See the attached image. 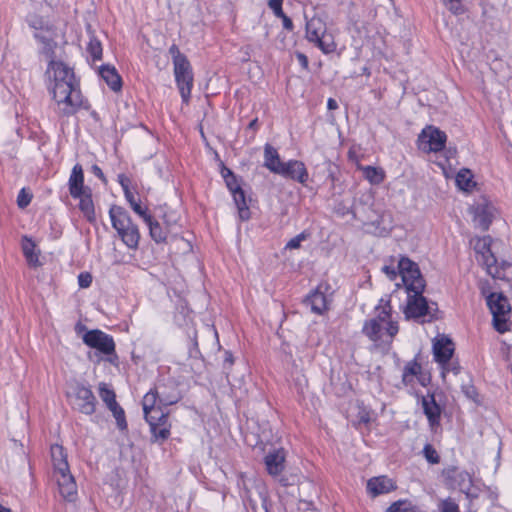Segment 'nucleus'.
Listing matches in <instances>:
<instances>
[{
	"mask_svg": "<svg viewBox=\"0 0 512 512\" xmlns=\"http://www.w3.org/2000/svg\"><path fill=\"white\" fill-rule=\"evenodd\" d=\"M397 268L407 292V303L404 309L406 319H414L422 323L433 321L436 318L438 306L423 296L426 284L417 264L408 258H401Z\"/></svg>",
	"mask_w": 512,
	"mask_h": 512,
	"instance_id": "obj_1",
	"label": "nucleus"
},
{
	"mask_svg": "<svg viewBox=\"0 0 512 512\" xmlns=\"http://www.w3.org/2000/svg\"><path fill=\"white\" fill-rule=\"evenodd\" d=\"M56 50L53 49V56L45 57L49 61L46 74L50 80H53L52 92L59 113L69 116L80 108L82 96L72 69L62 61H56Z\"/></svg>",
	"mask_w": 512,
	"mask_h": 512,
	"instance_id": "obj_2",
	"label": "nucleus"
},
{
	"mask_svg": "<svg viewBox=\"0 0 512 512\" xmlns=\"http://www.w3.org/2000/svg\"><path fill=\"white\" fill-rule=\"evenodd\" d=\"M112 226L124 244L131 249H136L139 244L140 234L137 226L132 222L129 214L122 207L112 206L109 210Z\"/></svg>",
	"mask_w": 512,
	"mask_h": 512,
	"instance_id": "obj_3",
	"label": "nucleus"
},
{
	"mask_svg": "<svg viewBox=\"0 0 512 512\" xmlns=\"http://www.w3.org/2000/svg\"><path fill=\"white\" fill-rule=\"evenodd\" d=\"M28 25L35 30L34 37L42 45L39 52L44 57L53 56V49H57L56 31L46 19L31 14L27 17Z\"/></svg>",
	"mask_w": 512,
	"mask_h": 512,
	"instance_id": "obj_4",
	"label": "nucleus"
},
{
	"mask_svg": "<svg viewBox=\"0 0 512 512\" xmlns=\"http://www.w3.org/2000/svg\"><path fill=\"white\" fill-rule=\"evenodd\" d=\"M306 38L316 44L325 54L335 51L336 44L331 34L327 33L326 23L320 16H313L306 21Z\"/></svg>",
	"mask_w": 512,
	"mask_h": 512,
	"instance_id": "obj_5",
	"label": "nucleus"
},
{
	"mask_svg": "<svg viewBox=\"0 0 512 512\" xmlns=\"http://www.w3.org/2000/svg\"><path fill=\"white\" fill-rule=\"evenodd\" d=\"M67 397L73 408L85 415H92L96 410V397L89 387L80 382L70 384Z\"/></svg>",
	"mask_w": 512,
	"mask_h": 512,
	"instance_id": "obj_6",
	"label": "nucleus"
},
{
	"mask_svg": "<svg viewBox=\"0 0 512 512\" xmlns=\"http://www.w3.org/2000/svg\"><path fill=\"white\" fill-rule=\"evenodd\" d=\"M487 305L493 315L494 328L499 333H505L509 330V314L511 307L508 299L502 293H491L487 297Z\"/></svg>",
	"mask_w": 512,
	"mask_h": 512,
	"instance_id": "obj_7",
	"label": "nucleus"
},
{
	"mask_svg": "<svg viewBox=\"0 0 512 512\" xmlns=\"http://www.w3.org/2000/svg\"><path fill=\"white\" fill-rule=\"evenodd\" d=\"M174 76L182 101L188 103L193 87V72L188 59L173 64Z\"/></svg>",
	"mask_w": 512,
	"mask_h": 512,
	"instance_id": "obj_8",
	"label": "nucleus"
},
{
	"mask_svg": "<svg viewBox=\"0 0 512 512\" xmlns=\"http://www.w3.org/2000/svg\"><path fill=\"white\" fill-rule=\"evenodd\" d=\"M446 134L434 126L425 127L418 137L419 148L424 152H438L445 147Z\"/></svg>",
	"mask_w": 512,
	"mask_h": 512,
	"instance_id": "obj_9",
	"label": "nucleus"
},
{
	"mask_svg": "<svg viewBox=\"0 0 512 512\" xmlns=\"http://www.w3.org/2000/svg\"><path fill=\"white\" fill-rule=\"evenodd\" d=\"M83 342L100 353L111 355L115 352V343L113 338L101 330H91L83 335Z\"/></svg>",
	"mask_w": 512,
	"mask_h": 512,
	"instance_id": "obj_10",
	"label": "nucleus"
},
{
	"mask_svg": "<svg viewBox=\"0 0 512 512\" xmlns=\"http://www.w3.org/2000/svg\"><path fill=\"white\" fill-rule=\"evenodd\" d=\"M473 221L482 230H487L496 215V208L486 199H481L471 207Z\"/></svg>",
	"mask_w": 512,
	"mask_h": 512,
	"instance_id": "obj_11",
	"label": "nucleus"
},
{
	"mask_svg": "<svg viewBox=\"0 0 512 512\" xmlns=\"http://www.w3.org/2000/svg\"><path fill=\"white\" fill-rule=\"evenodd\" d=\"M276 174L300 183H305L308 179V172L304 163L298 160L283 162Z\"/></svg>",
	"mask_w": 512,
	"mask_h": 512,
	"instance_id": "obj_12",
	"label": "nucleus"
},
{
	"mask_svg": "<svg viewBox=\"0 0 512 512\" xmlns=\"http://www.w3.org/2000/svg\"><path fill=\"white\" fill-rule=\"evenodd\" d=\"M386 327L379 320H368L363 326V333L373 342L389 344L395 335H389Z\"/></svg>",
	"mask_w": 512,
	"mask_h": 512,
	"instance_id": "obj_13",
	"label": "nucleus"
},
{
	"mask_svg": "<svg viewBox=\"0 0 512 512\" xmlns=\"http://www.w3.org/2000/svg\"><path fill=\"white\" fill-rule=\"evenodd\" d=\"M442 476L448 486L452 488H466L471 483L470 475L456 466H448L443 469Z\"/></svg>",
	"mask_w": 512,
	"mask_h": 512,
	"instance_id": "obj_14",
	"label": "nucleus"
},
{
	"mask_svg": "<svg viewBox=\"0 0 512 512\" xmlns=\"http://www.w3.org/2000/svg\"><path fill=\"white\" fill-rule=\"evenodd\" d=\"M149 423L152 439L155 442H163L170 436L171 424L168 422V414L162 413L158 418L146 419Z\"/></svg>",
	"mask_w": 512,
	"mask_h": 512,
	"instance_id": "obj_15",
	"label": "nucleus"
},
{
	"mask_svg": "<svg viewBox=\"0 0 512 512\" xmlns=\"http://www.w3.org/2000/svg\"><path fill=\"white\" fill-rule=\"evenodd\" d=\"M244 498L253 512H268L267 495L263 486L257 485L254 491L247 489Z\"/></svg>",
	"mask_w": 512,
	"mask_h": 512,
	"instance_id": "obj_16",
	"label": "nucleus"
},
{
	"mask_svg": "<svg viewBox=\"0 0 512 512\" xmlns=\"http://www.w3.org/2000/svg\"><path fill=\"white\" fill-rule=\"evenodd\" d=\"M142 406L145 419L158 418L159 414L165 413L162 410V405L159 404V395L158 390L156 388L154 390H150L144 395L142 400Z\"/></svg>",
	"mask_w": 512,
	"mask_h": 512,
	"instance_id": "obj_17",
	"label": "nucleus"
},
{
	"mask_svg": "<svg viewBox=\"0 0 512 512\" xmlns=\"http://www.w3.org/2000/svg\"><path fill=\"white\" fill-rule=\"evenodd\" d=\"M377 316L371 320H379L387 327L389 335H396L398 333V325L391 320V306L388 300L381 299L380 304L376 307Z\"/></svg>",
	"mask_w": 512,
	"mask_h": 512,
	"instance_id": "obj_18",
	"label": "nucleus"
},
{
	"mask_svg": "<svg viewBox=\"0 0 512 512\" xmlns=\"http://www.w3.org/2000/svg\"><path fill=\"white\" fill-rule=\"evenodd\" d=\"M395 488L393 480L387 476L373 477L367 482V491L372 497L389 493Z\"/></svg>",
	"mask_w": 512,
	"mask_h": 512,
	"instance_id": "obj_19",
	"label": "nucleus"
},
{
	"mask_svg": "<svg viewBox=\"0 0 512 512\" xmlns=\"http://www.w3.org/2000/svg\"><path fill=\"white\" fill-rule=\"evenodd\" d=\"M433 352L435 360L442 364H445L449 360H451V357L454 352V346L450 339L446 337H440L436 339V341L433 344Z\"/></svg>",
	"mask_w": 512,
	"mask_h": 512,
	"instance_id": "obj_20",
	"label": "nucleus"
},
{
	"mask_svg": "<svg viewBox=\"0 0 512 512\" xmlns=\"http://www.w3.org/2000/svg\"><path fill=\"white\" fill-rule=\"evenodd\" d=\"M88 188L84 186V174L80 164H76L69 178V192L72 197L82 196Z\"/></svg>",
	"mask_w": 512,
	"mask_h": 512,
	"instance_id": "obj_21",
	"label": "nucleus"
},
{
	"mask_svg": "<svg viewBox=\"0 0 512 512\" xmlns=\"http://www.w3.org/2000/svg\"><path fill=\"white\" fill-rule=\"evenodd\" d=\"M285 453L283 449L275 450L265 456V465L272 476L279 475L284 470Z\"/></svg>",
	"mask_w": 512,
	"mask_h": 512,
	"instance_id": "obj_22",
	"label": "nucleus"
},
{
	"mask_svg": "<svg viewBox=\"0 0 512 512\" xmlns=\"http://www.w3.org/2000/svg\"><path fill=\"white\" fill-rule=\"evenodd\" d=\"M422 406L430 425L432 427L438 425L440 421L441 408L436 403L434 396L428 395L427 397H423Z\"/></svg>",
	"mask_w": 512,
	"mask_h": 512,
	"instance_id": "obj_23",
	"label": "nucleus"
},
{
	"mask_svg": "<svg viewBox=\"0 0 512 512\" xmlns=\"http://www.w3.org/2000/svg\"><path fill=\"white\" fill-rule=\"evenodd\" d=\"M99 75L113 91L117 92L121 89V77L113 66L103 65L99 69Z\"/></svg>",
	"mask_w": 512,
	"mask_h": 512,
	"instance_id": "obj_24",
	"label": "nucleus"
},
{
	"mask_svg": "<svg viewBox=\"0 0 512 512\" xmlns=\"http://www.w3.org/2000/svg\"><path fill=\"white\" fill-rule=\"evenodd\" d=\"M476 259L493 278L501 279L504 277L503 270L498 266L497 260L492 252L485 254L482 257H476Z\"/></svg>",
	"mask_w": 512,
	"mask_h": 512,
	"instance_id": "obj_25",
	"label": "nucleus"
},
{
	"mask_svg": "<svg viewBox=\"0 0 512 512\" xmlns=\"http://www.w3.org/2000/svg\"><path fill=\"white\" fill-rule=\"evenodd\" d=\"M282 163L283 161H281L277 150L270 144H266L264 147V167L276 174L281 168Z\"/></svg>",
	"mask_w": 512,
	"mask_h": 512,
	"instance_id": "obj_26",
	"label": "nucleus"
},
{
	"mask_svg": "<svg viewBox=\"0 0 512 512\" xmlns=\"http://www.w3.org/2000/svg\"><path fill=\"white\" fill-rule=\"evenodd\" d=\"M307 306L316 314H323L327 310V299L323 292L318 289L312 292L305 300Z\"/></svg>",
	"mask_w": 512,
	"mask_h": 512,
	"instance_id": "obj_27",
	"label": "nucleus"
},
{
	"mask_svg": "<svg viewBox=\"0 0 512 512\" xmlns=\"http://www.w3.org/2000/svg\"><path fill=\"white\" fill-rule=\"evenodd\" d=\"M51 458L54 467V472H68L67 455L64 448L58 444L51 446Z\"/></svg>",
	"mask_w": 512,
	"mask_h": 512,
	"instance_id": "obj_28",
	"label": "nucleus"
},
{
	"mask_svg": "<svg viewBox=\"0 0 512 512\" xmlns=\"http://www.w3.org/2000/svg\"><path fill=\"white\" fill-rule=\"evenodd\" d=\"M22 250L29 266L35 268L41 265L35 243L26 236L22 240Z\"/></svg>",
	"mask_w": 512,
	"mask_h": 512,
	"instance_id": "obj_29",
	"label": "nucleus"
},
{
	"mask_svg": "<svg viewBox=\"0 0 512 512\" xmlns=\"http://www.w3.org/2000/svg\"><path fill=\"white\" fill-rule=\"evenodd\" d=\"M144 221L148 225L150 235L155 242H166L168 235L171 234V231H169L166 227H162L158 221H153L151 216L146 217Z\"/></svg>",
	"mask_w": 512,
	"mask_h": 512,
	"instance_id": "obj_30",
	"label": "nucleus"
},
{
	"mask_svg": "<svg viewBox=\"0 0 512 512\" xmlns=\"http://www.w3.org/2000/svg\"><path fill=\"white\" fill-rule=\"evenodd\" d=\"M232 195H233L234 202L238 208L239 218L243 221L248 220L250 218V211H249V207L246 202V197H245L244 191L240 187L239 189L234 191L232 193Z\"/></svg>",
	"mask_w": 512,
	"mask_h": 512,
	"instance_id": "obj_31",
	"label": "nucleus"
},
{
	"mask_svg": "<svg viewBox=\"0 0 512 512\" xmlns=\"http://www.w3.org/2000/svg\"><path fill=\"white\" fill-rule=\"evenodd\" d=\"M159 395V404L162 406H169L177 403L180 400L179 392L173 388L171 392H166V388L163 386L156 387Z\"/></svg>",
	"mask_w": 512,
	"mask_h": 512,
	"instance_id": "obj_32",
	"label": "nucleus"
},
{
	"mask_svg": "<svg viewBox=\"0 0 512 512\" xmlns=\"http://www.w3.org/2000/svg\"><path fill=\"white\" fill-rule=\"evenodd\" d=\"M365 179L371 184H380L384 180V172L380 168L365 166L361 167Z\"/></svg>",
	"mask_w": 512,
	"mask_h": 512,
	"instance_id": "obj_33",
	"label": "nucleus"
},
{
	"mask_svg": "<svg viewBox=\"0 0 512 512\" xmlns=\"http://www.w3.org/2000/svg\"><path fill=\"white\" fill-rule=\"evenodd\" d=\"M80 199L79 208L85 216L92 220L94 216V205L89 191H86L82 196L77 197Z\"/></svg>",
	"mask_w": 512,
	"mask_h": 512,
	"instance_id": "obj_34",
	"label": "nucleus"
},
{
	"mask_svg": "<svg viewBox=\"0 0 512 512\" xmlns=\"http://www.w3.org/2000/svg\"><path fill=\"white\" fill-rule=\"evenodd\" d=\"M99 395L102 401L107 405L108 409L118 404L113 390H111L106 383L99 384Z\"/></svg>",
	"mask_w": 512,
	"mask_h": 512,
	"instance_id": "obj_35",
	"label": "nucleus"
},
{
	"mask_svg": "<svg viewBox=\"0 0 512 512\" xmlns=\"http://www.w3.org/2000/svg\"><path fill=\"white\" fill-rule=\"evenodd\" d=\"M456 184L460 189L468 191L474 185L470 170H460L456 176Z\"/></svg>",
	"mask_w": 512,
	"mask_h": 512,
	"instance_id": "obj_36",
	"label": "nucleus"
},
{
	"mask_svg": "<svg viewBox=\"0 0 512 512\" xmlns=\"http://www.w3.org/2000/svg\"><path fill=\"white\" fill-rule=\"evenodd\" d=\"M491 238L489 236H484L482 238H476L474 240V250L476 253V257H482L485 254L491 252L490 249Z\"/></svg>",
	"mask_w": 512,
	"mask_h": 512,
	"instance_id": "obj_37",
	"label": "nucleus"
},
{
	"mask_svg": "<svg viewBox=\"0 0 512 512\" xmlns=\"http://www.w3.org/2000/svg\"><path fill=\"white\" fill-rule=\"evenodd\" d=\"M61 496L69 502H74L77 498V485L75 482L58 487Z\"/></svg>",
	"mask_w": 512,
	"mask_h": 512,
	"instance_id": "obj_38",
	"label": "nucleus"
},
{
	"mask_svg": "<svg viewBox=\"0 0 512 512\" xmlns=\"http://www.w3.org/2000/svg\"><path fill=\"white\" fill-rule=\"evenodd\" d=\"M87 51L93 60H100L102 56V46L100 41L96 38H91L88 43Z\"/></svg>",
	"mask_w": 512,
	"mask_h": 512,
	"instance_id": "obj_39",
	"label": "nucleus"
},
{
	"mask_svg": "<svg viewBox=\"0 0 512 512\" xmlns=\"http://www.w3.org/2000/svg\"><path fill=\"white\" fill-rule=\"evenodd\" d=\"M125 198L130 203L132 209L135 213H137L139 216H141L144 220L146 217H149L146 213V211L141 207V205L135 200L134 195L131 191H126Z\"/></svg>",
	"mask_w": 512,
	"mask_h": 512,
	"instance_id": "obj_40",
	"label": "nucleus"
},
{
	"mask_svg": "<svg viewBox=\"0 0 512 512\" xmlns=\"http://www.w3.org/2000/svg\"><path fill=\"white\" fill-rule=\"evenodd\" d=\"M109 410L112 412L113 416L115 417L118 428L121 430L126 429L127 423L125 420L124 410L118 404H116V406H113Z\"/></svg>",
	"mask_w": 512,
	"mask_h": 512,
	"instance_id": "obj_41",
	"label": "nucleus"
},
{
	"mask_svg": "<svg viewBox=\"0 0 512 512\" xmlns=\"http://www.w3.org/2000/svg\"><path fill=\"white\" fill-rule=\"evenodd\" d=\"M442 4L454 15H461L465 12L461 0H447Z\"/></svg>",
	"mask_w": 512,
	"mask_h": 512,
	"instance_id": "obj_42",
	"label": "nucleus"
},
{
	"mask_svg": "<svg viewBox=\"0 0 512 512\" xmlns=\"http://www.w3.org/2000/svg\"><path fill=\"white\" fill-rule=\"evenodd\" d=\"M421 370L420 364L417 362H410L406 365L403 373V379L406 382H410L412 379H409V377H413L417 375Z\"/></svg>",
	"mask_w": 512,
	"mask_h": 512,
	"instance_id": "obj_43",
	"label": "nucleus"
},
{
	"mask_svg": "<svg viewBox=\"0 0 512 512\" xmlns=\"http://www.w3.org/2000/svg\"><path fill=\"white\" fill-rule=\"evenodd\" d=\"M54 476L56 478L58 487L75 482L74 477L70 473L69 468H68V472H64V471L63 472H54Z\"/></svg>",
	"mask_w": 512,
	"mask_h": 512,
	"instance_id": "obj_44",
	"label": "nucleus"
},
{
	"mask_svg": "<svg viewBox=\"0 0 512 512\" xmlns=\"http://www.w3.org/2000/svg\"><path fill=\"white\" fill-rule=\"evenodd\" d=\"M165 227L171 231V233L176 234L175 228L177 226L178 217L174 213H165L163 216Z\"/></svg>",
	"mask_w": 512,
	"mask_h": 512,
	"instance_id": "obj_45",
	"label": "nucleus"
},
{
	"mask_svg": "<svg viewBox=\"0 0 512 512\" xmlns=\"http://www.w3.org/2000/svg\"><path fill=\"white\" fill-rule=\"evenodd\" d=\"M423 452H424V456L428 462H430L432 464L439 463V460H440L439 455H438L437 451L430 444L425 445Z\"/></svg>",
	"mask_w": 512,
	"mask_h": 512,
	"instance_id": "obj_46",
	"label": "nucleus"
},
{
	"mask_svg": "<svg viewBox=\"0 0 512 512\" xmlns=\"http://www.w3.org/2000/svg\"><path fill=\"white\" fill-rule=\"evenodd\" d=\"M460 371V366L458 363L452 362L449 360L445 364H442V376L443 378L446 377V374L452 372L454 375H457Z\"/></svg>",
	"mask_w": 512,
	"mask_h": 512,
	"instance_id": "obj_47",
	"label": "nucleus"
},
{
	"mask_svg": "<svg viewBox=\"0 0 512 512\" xmlns=\"http://www.w3.org/2000/svg\"><path fill=\"white\" fill-rule=\"evenodd\" d=\"M306 238L307 234L300 233L299 235L288 241V243L286 244V249H298L301 246V242L306 240Z\"/></svg>",
	"mask_w": 512,
	"mask_h": 512,
	"instance_id": "obj_48",
	"label": "nucleus"
},
{
	"mask_svg": "<svg viewBox=\"0 0 512 512\" xmlns=\"http://www.w3.org/2000/svg\"><path fill=\"white\" fill-rule=\"evenodd\" d=\"M227 187L229 188L230 192L233 193L237 189L240 188L239 184L237 183V180L233 173L231 171H228L227 175H224Z\"/></svg>",
	"mask_w": 512,
	"mask_h": 512,
	"instance_id": "obj_49",
	"label": "nucleus"
},
{
	"mask_svg": "<svg viewBox=\"0 0 512 512\" xmlns=\"http://www.w3.org/2000/svg\"><path fill=\"white\" fill-rule=\"evenodd\" d=\"M169 53L172 57L173 64L186 59L187 57L182 54L177 45L173 44L169 48Z\"/></svg>",
	"mask_w": 512,
	"mask_h": 512,
	"instance_id": "obj_50",
	"label": "nucleus"
},
{
	"mask_svg": "<svg viewBox=\"0 0 512 512\" xmlns=\"http://www.w3.org/2000/svg\"><path fill=\"white\" fill-rule=\"evenodd\" d=\"M31 201V195L25 192V189H22L17 197V203L20 208H25L29 205Z\"/></svg>",
	"mask_w": 512,
	"mask_h": 512,
	"instance_id": "obj_51",
	"label": "nucleus"
},
{
	"mask_svg": "<svg viewBox=\"0 0 512 512\" xmlns=\"http://www.w3.org/2000/svg\"><path fill=\"white\" fill-rule=\"evenodd\" d=\"M408 509V503L405 501H397L389 506L386 512H406Z\"/></svg>",
	"mask_w": 512,
	"mask_h": 512,
	"instance_id": "obj_52",
	"label": "nucleus"
},
{
	"mask_svg": "<svg viewBox=\"0 0 512 512\" xmlns=\"http://www.w3.org/2000/svg\"><path fill=\"white\" fill-rule=\"evenodd\" d=\"M282 3H283V0H269L268 6L274 12L276 17L282 16V13H283Z\"/></svg>",
	"mask_w": 512,
	"mask_h": 512,
	"instance_id": "obj_53",
	"label": "nucleus"
},
{
	"mask_svg": "<svg viewBox=\"0 0 512 512\" xmlns=\"http://www.w3.org/2000/svg\"><path fill=\"white\" fill-rule=\"evenodd\" d=\"M78 283L81 288H87L92 283V276L89 273H81L78 276Z\"/></svg>",
	"mask_w": 512,
	"mask_h": 512,
	"instance_id": "obj_54",
	"label": "nucleus"
},
{
	"mask_svg": "<svg viewBox=\"0 0 512 512\" xmlns=\"http://www.w3.org/2000/svg\"><path fill=\"white\" fill-rule=\"evenodd\" d=\"M382 271L387 275V277L393 281L397 278L398 272L394 267L383 266Z\"/></svg>",
	"mask_w": 512,
	"mask_h": 512,
	"instance_id": "obj_55",
	"label": "nucleus"
},
{
	"mask_svg": "<svg viewBox=\"0 0 512 512\" xmlns=\"http://www.w3.org/2000/svg\"><path fill=\"white\" fill-rule=\"evenodd\" d=\"M278 18H281L283 21V27L287 30L293 29V23L292 20L283 12L282 16H277Z\"/></svg>",
	"mask_w": 512,
	"mask_h": 512,
	"instance_id": "obj_56",
	"label": "nucleus"
},
{
	"mask_svg": "<svg viewBox=\"0 0 512 512\" xmlns=\"http://www.w3.org/2000/svg\"><path fill=\"white\" fill-rule=\"evenodd\" d=\"M441 512H458V506L453 502H445Z\"/></svg>",
	"mask_w": 512,
	"mask_h": 512,
	"instance_id": "obj_57",
	"label": "nucleus"
},
{
	"mask_svg": "<svg viewBox=\"0 0 512 512\" xmlns=\"http://www.w3.org/2000/svg\"><path fill=\"white\" fill-rule=\"evenodd\" d=\"M118 178H119V183H120V185L122 186V188L124 190V194H126V191H130V189H129V179L125 175H123V174L119 175Z\"/></svg>",
	"mask_w": 512,
	"mask_h": 512,
	"instance_id": "obj_58",
	"label": "nucleus"
},
{
	"mask_svg": "<svg viewBox=\"0 0 512 512\" xmlns=\"http://www.w3.org/2000/svg\"><path fill=\"white\" fill-rule=\"evenodd\" d=\"M327 108L329 110H335L338 108V103L335 99L333 98H329L328 101H327Z\"/></svg>",
	"mask_w": 512,
	"mask_h": 512,
	"instance_id": "obj_59",
	"label": "nucleus"
},
{
	"mask_svg": "<svg viewBox=\"0 0 512 512\" xmlns=\"http://www.w3.org/2000/svg\"><path fill=\"white\" fill-rule=\"evenodd\" d=\"M297 58H298L299 62L301 63V65L304 68H307V66H308V58L304 54H302V53H299L297 55Z\"/></svg>",
	"mask_w": 512,
	"mask_h": 512,
	"instance_id": "obj_60",
	"label": "nucleus"
},
{
	"mask_svg": "<svg viewBox=\"0 0 512 512\" xmlns=\"http://www.w3.org/2000/svg\"><path fill=\"white\" fill-rule=\"evenodd\" d=\"M92 169H93V173L97 177H99V178L104 180V174H103L102 170L98 166L94 165Z\"/></svg>",
	"mask_w": 512,
	"mask_h": 512,
	"instance_id": "obj_61",
	"label": "nucleus"
},
{
	"mask_svg": "<svg viewBox=\"0 0 512 512\" xmlns=\"http://www.w3.org/2000/svg\"><path fill=\"white\" fill-rule=\"evenodd\" d=\"M228 363L229 365H232L233 364V356L230 352L226 351L225 352V359H224V364Z\"/></svg>",
	"mask_w": 512,
	"mask_h": 512,
	"instance_id": "obj_62",
	"label": "nucleus"
},
{
	"mask_svg": "<svg viewBox=\"0 0 512 512\" xmlns=\"http://www.w3.org/2000/svg\"><path fill=\"white\" fill-rule=\"evenodd\" d=\"M466 395L469 397V398H473L474 395L476 394L475 393V390L473 387H469L467 388V390L465 391Z\"/></svg>",
	"mask_w": 512,
	"mask_h": 512,
	"instance_id": "obj_63",
	"label": "nucleus"
},
{
	"mask_svg": "<svg viewBox=\"0 0 512 512\" xmlns=\"http://www.w3.org/2000/svg\"><path fill=\"white\" fill-rule=\"evenodd\" d=\"M0 512H11V510L7 507H4L3 505L0 504Z\"/></svg>",
	"mask_w": 512,
	"mask_h": 512,
	"instance_id": "obj_64",
	"label": "nucleus"
}]
</instances>
